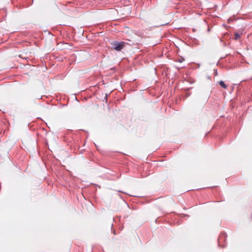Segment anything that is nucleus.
<instances>
[{
    "label": "nucleus",
    "instance_id": "1",
    "mask_svg": "<svg viewBox=\"0 0 252 252\" xmlns=\"http://www.w3.org/2000/svg\"><path fill=\"white\" fill-rule=\"evenodd\" d=\"M124 42L115 41L111 43V48L117 51H120L125 47Z\"/></svg>",
    "mask_w": 252,
    "mask_h": 252
},
{
    "label": "nucleus",
    "instance_id": "2",
    "mask_svg": "<svg viewBox=\"0 0 252 252\" xmlns=\"http://www.w3.org/2000/svg\"><path fill=\"white\" fill-rule=\"evenodd\" d=\"M176 61L179 63H182L185 61V59L182 57H178L176 59Z\"/></svg>",
    "mask_w": 252,
    "mask_h": 252
},
{
    "label": "nucleus",
    "instance_id": "3",
    "mask_svg": "<svg viewBox=\"0 0 252 252\" xmlns=\"http://www.w3.org/2000/svg\"><path fill=\"white\" fill-rule=\"evenodd\" d=\"M219 84L220 86L224 89H226L227 88V86L225 84L223 81H220L219 82Z\"/></svg>",
    "mask_w": 252,
    "mask_h": 252
},
{
    "label": "nucleus",
    "instance_id": "4",
    "mask_svg": "<svg viewBox=\"0 0 252 252\" xmlns=\"http://www.w3.org/2000/svg\"><path fill=\"white\" fill-rule=\"evenodd\" d=\"M241 34H242V33H236H236H234V35H235V39L236 40L238 39L240 37V36H241Z\"/></svg>",
    "mask_w": 252,
    "mask_h": 252
},
{
    "label": "nucleus",
    "instance_id": "5",
    "mask_svg": "<svg viewBox=\"0 0 252 252\" xmlns=\"http://www.w3.org/2000/svg\"><path fill=\"white\" fill-rule=\"evenodd\" d=\"M190 95V94L188 93V92H186L185 94V96L186 97H189V95Z\"/></svg>",
    "mask_w": 252,
    "mask_h": 252
},
{
    "label": "nucleus",
    "instance_id": "6",
    "mask_svg": "<svg viewBox=\"0 0 252 252\" xmlns=\"http://www.w3.org/2000/svg\"><path fill=\"white\" fill-rule=\"evenodd\" d=\"M215 71H216V72H215L216 74H217V70H215Z\"/></svg>",
    "mask_w": 252,
    "mask_h": 252
}]
</instances>
